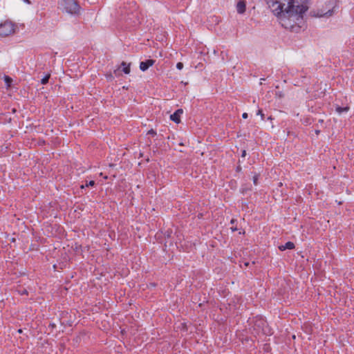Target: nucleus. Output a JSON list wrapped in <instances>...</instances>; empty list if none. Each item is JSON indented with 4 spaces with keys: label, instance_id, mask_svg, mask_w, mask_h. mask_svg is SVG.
I'll list each match as a JSON object with an SVG mask.
<instances>
[{
    "label": "nucleus",
    "instance_id": "1",
    "mask_svg": "<svg viewBox=\"0 0 354 354\" xmlns=\"http://www.w3.org/2000/svg\"><path fill=\"white\" fill-rule=\"evenodd\" d=\"M267 3L283 27L292 32L301 28L308 9L306 0H267Z\"/></svg>",
    "mask_w": 354,
    "mask_h": 354
},
{
    "label": "nucleus",
    "instance_id": "2",
    "mask_svg": "<svg viewBox=\"0 0 354 354\" xmlns=\"http://www.w3.org/2000/svg\"><path fill=\"white\" fill-rule=\"evenodd\" d=\"M61 6L66 12L71 15H78L80 6L76 0H62Z\"/></svg>",
    "mask_w": 354,
    "mask_h": 354
},
{
    "label": "nucleus",
    "instance_id": "3",
    "mask_svg": "<svg viewBox=\"0 0 354 354\" xmlns=\"http://www.w3.org/2000/svg\"><path fill=\"white\" fill-rule=\"evenodd\" d=\"M254 327L259 330L258 333H262L266 335H270L272 329L268 326L267 322L262 317H257L254 322Z\"/></svg>",
    "mask_w": 354,
    "mask_h": 354
},
{
    "label": "nucleus",
    "instance_id": "4",
    "mask_svg": "<svg viewBox=\"0 0 354 354\" xmlns=\"http://www.w3.org/2000/svg\"><path fill=\"white\" fill-rule=\"evenodd\" d=\"M15 25L12 21H6L0 24V36L8 37L15 32Z\"/></svg>",
    "mask_w": 354,
    "mask_h": 354
},
{
    "label": "nucleus",
    "instance_id": "5",
    "mask_svg": "<svg viewBox=\"0 0 354 354\" xmlns=\"http://www.w3.org/2000/svg\"><path fill=\"white\" fill-rule=\"evenodd\" d=\"M155 60L154 59H147L144 62H141L140 63V69L142 71H147L150 66H153L155 63Z\"/></svg>",
    "mask_w": 354,
    "mask_h": 354
},
{
    "label": "nucleus",
    "instance_id": "6",
    "mask_svg": "<svg viewBox=\"0 0 354 354\" xmlns=\"http://www.w3.org/2000/svg\"><path fill=\"white\" fill-rule=\"evenodd\" d=\"M183 109H178L176 110L173 114L170 115L171 120L174 121V122L178 124L180 122V115L183 114Z\"/></svg>",
    "mask_w": 354,
    "mask_h": 354
},
{
    "label": "nucleus",
    "instance_id": "7",
    "mask_svg": "<svg viewBox=\"0 0 354 354\" xmlns=\"http://www.w3.org/2000/svg\"><path fill=\"white\" fill-rule=\"evenodd\" d=\"M246 2L245 0H239L236 3V10L239 14H243L245 11Z\"/></svg>",
    "mask_w": 354,
    "mask_h": 354
},
{
    "label": "nucleus",
    "instance_id": "8",
    "mask_svg": "<svg viewBox=\"0 0 354 354\" xmlns=\"http://www.w3.org/2000/svg\"><path fill=\"white\" fill-rule=\"evenodd\" d=\"M293 248H295V244L292 242H291V241H288V242L286 243L285 245H280L279 247V249L281 251H284V250H286L287 249L292 250Z\"/></svg>",
    "mask_w": 354,
    "mask_h": 354
},
{
    "label": "nucleus",
    "instance_id": "9",
    "mask_svg": "<svg viewBox=\"0 0 354 354\" xmlns=\"http://www.w3.org/2000/svg\"><path fill=\"white\" fill-rule=\"evenodd\" d=\"M121 66L123 67L122 71L125 74H129L130 73V64H127L124 62H122Z\"/></svg>",
    "mask_w": 354,
    "mask_h": 354
},
{
    "label": "nucleus",
    "instance_id": "10",
    "mask_svg": "<svg viewBox=\"0 0 354 354\" xmlns=\"http://www.w3.org/2000/svg\"><path fill=\"white\" fill-rule=\"evenodd\" d=\"M333 10H328V12H320V13L319 12V13L316 15V17H330V16H331V15H333Z\"/></svg>",
    "mask_w": 354,
    "mask_h": 354
},
{
    "label": "nucleus",
    "instance_id": "11",
    "mask_svg": "<svg viewBox=\"0 0 354 354\" xmlns=\"http://www.w3.org/2000/svg\"><path fill=\"white\" fill-rule=\"evenodd\" d=\"M349 109V107L348 106H345V107H341V106H337L336 107V111L341 114L343 112H347Z\"/></svg>",
    "mask_w": 354,
    "mask_h": 354
},
{
    "label": "nucleus",
    "instance_id": "12",
    "mask_svg": "<svg viewBox=\"0 0 354 354\" xmlns=\"http://www.w3.org/2000/svg\"><path fill=\"white\" fill-rule=\"evenodd\" d=\"M50 77V74L46 75L41 80V84H46L48 82V80Z\"/></svg>",
    "mask_w": 354,
    "mask_h": 354
},
{
    "label": "nucleus",
    "instance_id": "13",
    "mask_svg": "<svg viewBox=\"0 0 354 354\" xmlns=\"http://www.w3.org/2000/svg\"><path fill=\"white\" fill-rule=\"evenodd\" d=\"M95 184V181L94 180H90L89 182H86L85 185H81V188L82 189H84L86 187H89V186H94Z\"/></svg>",
    "mask_w": 354,
    "mask_h": 354
},
{
    "label": "nucleus",
    "instance_id": "14",
    "mask_svg": "<svg viewBox=\"0 0 354 354\" xmlns=\"http://www.w3.org/2000/svg\"><path fill=\"white\" fill-rule=\"evenodd\" d=\"M4 80H5V82L6 83L7 86H10V84L11 82H12V80L11 77H10L9 76H7L6 75L4 77Z\"/></svg>",
    "mask_w": 354,
    "mask_h": 354
},
{
    "label": "nucleus",
    "instance_id": "15",
    "mask_svg": "<svg viewBox=\"0 0 354 354\" xmlns=\"http://www.w3.org/2000/svg\"><path fill=\"white\" fill-rule=\"evenodd\" d=\"M259 178V174H255L254 175L252 180H253V183H254V185H258Z\"/></svg>",
    "mask_w": 354,
    "mask_h": 354
},
{
    "label": "nucleus",
    "instance_id": "16",
    "mask_svg": "<svg viewBox=\"0 0 354 354\" xmlns=\"http://www.w3.org/2000/svg\"><path fill=\"white\" fill-rule=\"evenodd\" d=\"M236 221V220L232 218L230 221V223L232 225V226L231 227V230L233 232H235L237 230V228L236 227H234V223Z\"/></svg>",
    "mask_w": 354,
    "mask_h": 354
},
{
    "label": "nucleus",
    "instance_id": "17",
    "mask_svg": "<svg viewBox=\"0 0 354 354\" xmlns=\"http://www.w3.org/2000/svg\"><path fill=\"white\" fill-rule=\"evenodd\" d=\"M257 115H261V120H264V114H263V111H262V110H261V109H259V110L257 111Z\"/></svg>",
    "mask_w": 354,
    "mask_h": 354
},
{
    "label": "nucleus",
    "instance_id": "18",
    "mask_svg": "<svg viewBox=\"0 0 354 354\" xmlns=\"http://www.w3.org/2000/svg\"><path fill=\"white\" fill-rule=\"evenodd\" d=\"M147 135H151L153 136H156V131L153 129H150L148 132H147Z\"/></svg>",
    "mask_w": 354,
    "mask_h": 354
},
{
    "label": "nucleus",
    "instance_id": "19",
    "mask_svg": "<svg viewBox=\"0 0 354 354\" xmlns=\"http://www.w3.org/2000/svg\"><path fill=\"white\" fill-rule=\"evenodd\" d=\"M176 68L178 70H182L183 68V64L182 62H178L176 64Z\"/></svg>",
    "mask_w": 354,
    "mask_h": 354
},
{
    "label": "nucleus",
    "instance_id": "20",
    "mask_svg": "<svg viewBox=\"0 0 354 354\" xmlns=\"http://www.w3.org/2000/svg\"><path fill=\"white\" fill-rule=\"evenodd\" d=\"M243 118L246 119L248 117V115L247 113H243L242 115Z\"/></svg>",
    "mask_w": 354,
    "mask_h": 354
},
{
    "label": "nucleus",
    "instance_id": "21",
    "mask_svg": "<svg viewBox=\"0 0 354 354\" xmlns=\"http://www.w3.org/2000/svg\"><path fill=\"white\" fill-rule=\"evenodd\" d=\"M245 156H246V151H245V150H243L241 157L245 158Z\"/></svg>",
    "mask_w": 354,
    "mask_h": 354
},
{
    "label": "nucleus",
    "instance_id": "22",
    "mask_svg": "<svg viewBox=\"0 0 354 354\" xmlns=\"http://www.w3.org/2000/svg\"><path fill=\"white\" fill-rule=\"evenodd\" d=\"M247 190H248V189L242 188L241 189V192L244 194V193H245L247 192Z\"/></svg>",
    "mask_w": 354,
    "mask_h": 354
},
{
    "label": "nucleus",
    "instance_id": "23",
    "mask_svg": "<svg viewBox=\"0 0 354 354\" xmlns=\"http://www.w3.org/2000/svg\"><path fill=\"white\" fill-rule=\"evenodd\" d=\"M27 293H28V292H27V290H24L22 291V292H21V295H27Z\"/></svg>",
    "mask_w": 354,
    "mask_h": 354
},
{
    "label": "nucleus",
    "instance_id": "24",
    "mask_svg": "<svg viewBox=\"0 0 354 354\" xmlns=\"http://www.w3.org/2000/svg\"><path fill=\"white\" fill-rule=\"evenodd\" d=\"M24 2L27 3H30V1L29 0H24Z\"/></svg>",
    "mask_w": 354,
    "mask_h": 354
},
{
    "label": "nucleus",
    "instance_id": "25",
    "mask_svg": "<svg viewBox=\"0 0 354 354\" xmlns=\"http://www.w3.org/2000/svg\"><path fill=\"white\" fill-rule=\"evenodd\" d=\"M315 132H316L317 134H318L319 133V131L317 130Z\"/></svg>",
    "mask_w": 354,
    "mask_h": 354
}]
</instances>
